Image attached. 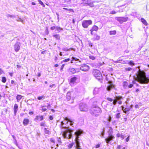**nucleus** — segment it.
<instances>
[{"label":"nucleus","mask_w":149,"mask_h":149,"mask_svg":"<svg viewBox=\"0 0 149 149\" xmlns=\"http://www.w3.org/2000/svg\"><path fill=\"white\" fill-rule=\"evenodd\" d=\"M138 81L141 84H148L149 81V79L146 77L145 73H142L140 74L138 76Z\"/></svg>","instance_id":"f257e3e1"},{"label":"nucleus","mask_w":149,"mask_h":149,"mask_svg":"<svg viewBox=\"0 0 149 149\" xmlns=\"http://www.w3.org/2000/svg\"><path fill=\"white\" fill-rule=\"evenodd\" d=\"M66 130L64 131L62 135L64 138L68 139H70L72 136L71 133L73 132V130L69 129L68 127H65Z\"/></svg>","instance_id":"f03ea898"},{"label":"nucleus","mask_w":149,"mask_h":149,"mask_svg":"<svg viewBox=\"0 0 149 149\" xmlns=\"http://www.w3.org/2000/svg\"><path fill=\"white\" fill-rule=\"evenodd\" d=\"M102 111L100 108L98 107L95 106L93 107L91 111V113L93 115L97 116L101 113Z\"/></svg>","instance_id":"7ed1b4c3"},{"label":"nucleus","mask_w":149,"mask_h":149,"mask_svg":"<svg viewBox=\"0 0 149 149\" xmlns=\"http://www.w3.org/2000/svg\"><path fill=\"white\" fill-rule=\"evenodd\" d=\"M93 73L95 77L97 80L100 81L102 79V74L100 71L97 70H94Z\"/></svg>","instance_id":"20e7f679"},{"label":"nucleus","mask_w":149,"mask_h":149,"mask_svg":"<svg viewBox=\"0 0 149 149\" xmlns=\"http://www.w3.org/2000/svg\"><path fill=\"white\" fill-rule=\"evenodd\" d=\"M63 121H64V124H66L68 125L69 124L72 127H74V122L73 120L66 117L64 118V120Z\"/></svg>","instance_id":"39448f33"},{"label":"nucleus","mask_w":149,"mask_h":149,"mask_svg":"<svg viewBox=\"0 0 149 149\" xmlns=\"http://www.w3.org/2000/svg\"><path fill=\"white\" fill-rule=\"evenodd\" d=\"M79 108L81 111H87L88 109L87 105L85 104L82 103H81L79 104Z\"/></svg>","instance_id":"423d86ee"},{"label":"nucleus","mask_w":149,"mask_h":149,"mask_svg":"<svg viewBox=\"0 0 149 149\" xmlns=\"http://www.w3.org/2000/svg\"><path fill=\"white\" fill-rule=\"evenodd\" d=\"M92 24V21L91 20H84L82 22V26L85 28H87L89 25Z\"/></svg>","instance_id":"0eeeda50"},{"label":"nucleus","mask_w":149,"mask_h":149,"mask_svg":"<svg viewBox=\"0 0 149 149\" xmlns=\"http://www.w3.org/2000/svg\"><path fill=\"white\" fill-rule=\"evenodd\" d=\"M84 132L83 130L81 129L78 130L75 133V135L76 136V138L78 139L79 136L81 135L82 134H83Z\"/></svg>","instance_id":"6e6552de"},{"label":"nucleus","mask_w":149,"mask_h":149,"mask_svg":"<svg viewBox=\"0 0 149 149\" xmlns=\"http://www.w3.org/2000/svg\"><path fill=\"white\" fill-rule=\"evenodd\" d=\"M89 69V66L86 64H84L81 65L80 69L84 71H87Z\"/></svg>","instance_id":"1a4fd4ad"},{"label":"nucleus","mask_w":149,"mask_h":149,"mask_svg":"<svg viewBox=\"0 0 149 149\" xmlns=\"http://www.w3.org/2000/svg\"><path fill=\"white\" fill-rule=\"evenodd\" d=\"M109 136L108 137L105 139V140L107 144L109 143L110 141L112 140L114 138V136L111 135V133H109Z\"/></svg>","instance_id":"9d476101"},{"label":"nucleus","mask_w":149,"mask_h":149,"mask_svg":"<svg viewBox=\"0 0 149 149\" xmlns=\"http://www.w3.org/2000/svg\"><path fill=\"white\" fill-rule=\"evenodd\" d=\"M116 20L120 23H123L127 21L128 17H119L116 18Z\"/></svg>","instance_id":"9b49d317"},{"label":"nucleus","mask_w":149,"mask_h":149,"mask_svg":"<svg viewBox=\"0 0 149 149\" xmlns=\"http://www.w3.org/2000/svg\"><path fill=\"white\" fill-rule=\"evenodd\" d=\"M21 44L19 42H17L14 45V50L16 52H18L19 50Z\"/></svg>","instance_id":"f8f14e48"},{"label":"nucleus","mask_w":149,"mask_h":149,"mask_svg":"<svg viewBox=\"0 0 149 149\" xmlns=\"http://www.w3.org/2000/svg\"><path fill=\"white\" fill-rule=\"evenodd\" d=\"M109 83L110 85L107 86V89L108 91H110L112 89L114 88L115 85L112 83L111 81H109Z\"/></svg>","instance_id":"ddd939ff"},{"label":"nucleus","mask_w":149,"mask_h":149,"mask_svg":"<svg viewBox=\"0 0 149 149\" xmlns=\"http://www.w3.org/2000/svg\"><path fill=\"white\" fill-rule=\"evenodd\" d=\"M43 119L44 118L42 116H36L34 118V120L36 122H37L39 119L40 121H42Z\"/></svg>","instance_id":"4468645a"},{"label":"nucleus","mask_w":149,"mask_h":149,"mask_svg":"<svg viewBox=\"0 0 149 149\" xmlns=\"http://www.w3.org/2000/svg\"><path fill=\"white\" fill-rule=\"evenodd\" d=\"M77 79V78L76 77H74L71 78L70 80V84L71 85L73 84L75 82Z\"/></svg>","instance_id":"2eb2a0df"},{"label":"nucleus","mask_w":149,"mask_h":149,"mask_svg":"<svg viewBox=\"0 0 149 149\" xmlns=\"http://www.w3.org/2000/svg\"><path fill=\"white\" fill-rule=\"evenodd\" d=\"M68 71L72 74H74L79 72V70H76L75 69L73 68H70L68 70Z\"/></svg>","instance_id":"dca6fc26"},{"label":"nucleus","mask_w":149,"mask_h":149,"mask_svg":"<svg viewBox=\"0 0 149 149\" xmlns=\"http://www.w3.org/2000/svg\"><path fill=\"white\" fill-rule=\"evenodd\" d=\"M100 88H95L93 91L94 94H98L100 91Z\"/></svg>","instance_id":"f3484780"},{"label":"nucleus","mask_w":149,"mask_h":149,"mask_svg":"<svg viewBox=\"0 0 149 149\" xmlns=\"http://www.w3.org/2000/svg\"><path fill=\"white\" fill-rule=\"evenodd\" d=\"M29 123V120L28 119H24L23 123V125L24 126L27 125Z\"/></svg>","instance_id":"a211bd4d"},{"label":"nucleus","mask_w":149,"mask_h":149,"mask_svg":"<svg viewBox=\"0 0 149 149\" xmlns=\"http://www.w3.org/2000/svg\"><path fill=\"white\" fill-rule=\"evenodd\" d=\"M62 50L63 51H69L70 50H73L74 51V49H73V48H70L69 49H68L67 47H65L63 48L62 49Z\"/></svg>","instance_id":"6ab92c4d"},{"label":"nucleus","mask_w":149,"mask_h":149,"mask_svg":"<svg viewBox=\"0 0 149 149\" xmlns=\"http://www.w3.org/2000/svg\"><path fill=\"white\" fill-rule=\"evenodd\" d=\"M71 93L70 91H68L67 93L66 98L68 101H69L71 99Z\"/></svg>","instance_id":"aec40b11"},{"label":"nucleus","mask_w":149,"mask_h":149,"mask_svg":"<svg viewBox=\"0 0 149 149\" xmlns=\"http://www.w3.org/2000/svg\"><path fill=\"white\" fill-rule=\"evenodd\" d=\"M18 108V106L17 104H15L14 105V112L15 114V115L17 111Z\"/></svg>","instance_id":"412c9836"},{"label":"nucleus","mask_w":149,"mask_h":149,"mask_svg":"<svg viewBox=\"0 0 149 149\" xmlns=\"http://www.w3.org/2000/svg\"><path fill=\"white\" fill-rule=\"evenodd\" d=\"M98 29V27L97 26L95 25L93 26L92 28L91 29L93 31H97Z\"/></svg>","instance_id":"4be33fe9"},{"label":"nucleus","mask_w":149,"mask_h":149,"mask_svg":"<svg viewBox=\"0 0 149 149\" xmlns=\"http://www.w3.org/2000/svg\"><path fill=\"white\" fill-rule=\"evenodd\" d=\"M94 36L95 37L93 38L94 40H99L100 38V36L97 34L95 35Z\"/></svg>","instance_id":"5701e85b"},{"label":"nucleus","mask_w":149,"mask_h":149,"mask_svg":"<svg viewBox=\"0 0 149 149\" xmlns=\"http://www.w3.org/2000/svg\"><path fill=\"white\" fill-rule=\"evenodd\" d=\"M127 63L131 66L134 65L135 64L134 62L132 61H127Z\"/></svg>","instance_id":"b1692460"},{"label":"nucleus","mask_w":149,"mask_h":149,"mask_svg":"<svg viewBox=\"0 0 149 149\" xmlns=\"http://www.w3.org/2000/svg\"><path fill=\"white\" fill-rule=\"evenodd\" d=\"M125 61H123L122 59H118L117 61L114 62L115 63H125Z\"/></svg>","instance_id":"393cba45"},{"label":"nucleus","mask_w":149,"mask_h":149,"mask_svg":"<svg viewBox=\"0 0 149 149\" xmlns=\"http://www.w3.org/2000/svg\"><path fill=\"white\" fill-rule=\"evenodd\" d=\"M22 96L20 95H18L16 97V99L17 102H19L20 100L22 99Z\"/></svg>","instance_id":"a878e982"},{"label":"nucleus","mask_w":149,"mask_h":149,"mask_svg":"<svg viewBox=\"0 0 149 149\" xmlns=\"http://www.w3.org/2000/svg\"><path fill=\"white\" fill-rule=\"evenodd\" d=\"M128 85V83L126 81H124L123 82V87L125 88H126L127 87Z\"/></svg>","instance_id":"bb28decb"},{"label":"nucleus","mask_w":149,"mask_h":149,"mask_svg":"<svg viewBox=\"0 0 149 149\" xmlns=\"http://www.w3.org/2000/svg\"><path fill=\"white\" fill-rule=\"evenodd\" d=\"M141 22L145 25H147V23L146 21L143 18H141Z\"/></svg>","instance_id":"cd10ccee"},{"label":"nucleus","mask_w":149,"mask_h":149,"mask_svg":"<svg viewBox=\"0 0 149 149\" xmlns=\"http://www.w3.org/2000/svg\"><path fill=\"white\" fill-rule=\"evenodd\" d=\"M132 105L130 106V108H125V110L124 111V112L126 113V112L130 110L131 108L132 107Z\"/></svg>","instance_id":"c85d7f7f"},{"label":"nucleus","mask_w":149,"mask_h":149,"mask_svg":"<svg viewBox=\"0 0 149 149\" xmlns=\"http://www.w3.org/2000/svg\"><path fill=\"white\" fill-rule=\"evenodd\" d=\"M116 33V31L115 30L110 31L109 32V34L110 35H115Z\"/></svg>","instance_id":"c756f323"},{"label":"nucleus","mask_w":149,"mask_h":149,"mask_svg":"<svg viewBox=\"0 0 149 149\" xmlns=\"http://www.w3.org/2000/svg\"><path fill=\"white\" fill-rule=\"evenodd\" d=\"M53 36L57 40H58L60 39V37L59 34L54 35Z\"/></svg>","instance_id":"7c9ffc66"},{"label":"nucleus","mask_w":149,"mask_h":149,"mask_svg":"<svg viewBox=\"0 0 149 149\" xmlns=\"http://www.w3.org/2000/svg\"><path fill=\"white\" fill-rule=\"evenodd\" d=\"M104 130L101 133L99 134L100 136L102 138H103L104 137Z\"/></svg>","instance_id":"2f4dec72"},{"label":"nucleus","mask_w":149,"mask_h":149,"mask_svg":"<svg viewBox=\"0 0 149 149\" xmlns=\"http://www.w3.org/2000/svg\"><path fill=\"white\" fill-rule=\"evenodd\" d=\"M45 98V97L44 95H42L41 96H39L38 97L37 99L38 100H43Z\"/></svg>","instance_id":"473e14b6"},{"label":"nucleus","mask_w":149,"mask_h":149,"mask_svg":"<svg viewBox=\"0 0 149 149\" xmlns=\"http://www.w3.org/2000/svg\"><path fill=\"white\" fill-rule=\"evenodd\" d=\"M72 60H73L75 61H77L79 62L80 63H81V61H80L79 59L74 57H72Z\"/></svg>","instance_id":"72a5a7b5"},{"label":"nucleus","mask_w":149,"mask_h":149,"mask_svg":"<svg viewBox=\"0 0 149 149\" xmlns=\"http://www.w3.org/2000/svg\"><path fill=\"white\" fill-rule=\"evenodd\" d=\"M6 81V78L5 77H2V81L3 83H5Z\"/></svg>","instance_id":"f704fd0d"},{"label":"nucleus","mask_w":149,"mask_h":149,"mask_svg":"<svg viewBox=\"0 0 149 149\" xmlns=\"http://www.w3.org/2000/svg\"><path fill=\"white\" fill-rule=\"evenodd\" d=\"M40 125L41 126L45 127L46 126L45 122V121L41 122L40 123Z\"/></svg>","instance_id":"c9c22d12"},{"label":"nucleus","mask_w":149,"mask_h":149,"mask_svg":"<svg viewBox=\"0 0 149 149\" xmlns=\"http://www.w3.org/2000/svg\"><path fill=\"white\" fill-rule=\"evenodd\" d=\"M56 30L58 32H60L62 30V28L58 27V26H56Z\"/></svg>","instance_id":"e433bc0d"},{"label":"nucleus","mask_w":149,"mask_h":149,"mask_svg":"<svg viewBox=\"0 0 149 149\" xmlns=\"http://www.w3.org/2000/svg\"><path fill=\"white\" fill-rule=\"evenodd\" d=\"M44 132L46 134H49V130H47V129L46 128H45L44 129Z\"/></svg>","instance_id":"4c0bfd02"},{"label":"nucleus","mask_w":149,"mask_h":149,"mask_svg":"<svg viewBox=\"0 0 149 149\" xmlns=\"http://www.w3.org/2000/svg\"><path fill=\"white\" fill-rule=\"evenodd\" d=\"M87 5L88 6H89L90 7H92L94 6V5L93 3H87Z\"/></svg>","instance_id":"58836bf2"},{"label":"nucleus","mask_w":149,"mask_h":149,"mask_svg":"<svg viewBox=\"0 0 149 149\" xmlns=\"http://www.w3.org/2000/svg\"><path fill=\"white\" fill-rule=\"evenodd\" d=\"M120 113H118L116 115V118L118 119L120 118Z\"/></svg>","instance_id":"ea45409f"},{"label":"nucleus","mask_w":149,"mask_h":149,"mask_svg":"<svg viewBox=\"0 0 149 149\" xmlns=\"http://www.w3.org/2000/svg\"><path fill=\"white\" fill-rule=\"evenodd\" d=\"M80 5L81 6H87V3H81L80 4Z\"/></svg>","instance_id":"a19ab883"},{"label":"nucleus","mask_w":149,"mask_h":149,"mask_svg":"<svg viewBox=\"0 0 149 149\" xmlns=\"http://www.w3.org/2000/svg\"><path fill=\"white\" fill-rule=\"evenodd\" d=\"M7 17H10L11 18H13V17L15 18V16L14 15H10L9 14H8L7 15Z\"/></svg>","instance_id":"79ce46f5"},{"label":"nucleus","mask_w":149,"mask_h":149,"mask_svg":"<svg viewBox=\"0 0 149 149\" xmlns=\"http://www.w3.org/2000/svg\"><path fill=\"white\" fill-rule=\"evenodd\" d=\"M38 1L40 4L42 5L43 7H45V5L40 0H38Z\"/></svg>","instance_id":"37998d69"},{"label":"nucleus","mask_w":149,"mask_h":149,"mask_svg":"<svg viewBox=\"0 0 149 149\" xmlns=\"http://www.w3.org/2000/svg\"><path fill=\"white\" fill-rule=\"evenodd\" d=\"M46 107L45 106H42L41 107L42 108L41 110L42 112L45 111L47 110V109L45 108H43L44 107Z\"/></svg>","instance_id":"c03bdc74"},{"label":"nucleus","mask_w":149,"mask_h":149,"mask_svg":"<svg viewBox=\"0 0 149 149\" xmlns=\"http://www.w3.org/2000/svg\"><path fill=\"white\" fill-rule=\"evenodd\" d=\"M57 140L59 144L61 143V139L60 138H57Z\"/></svg>","instance_id":"a18cd8bd"},{"label":"nucleus","mask_w":149,"mask_h":149,"mask_svg":"<svg viewBox=\"0 0 149 149\" xmlns=\"http://www.w3.org/2000/svg\"><path fill=\"white\" fill-rule=\"evenodd\" d=\"M70 59L69 58H68L67 59H65L63 61V62H67L70 61Z\"/></svg>","instance_id":"49530a36"},{"label":"nucleus","mask_w":149,"mask_h":149,"mask_svg":"<svg viewBox=\"0 0 149 149\" xmlns=\"http://www.w3.org/2000/svg\"><path fill=\"white\" fill-rule=\"evenodd\" d=\"M73 146V144L71 143L68 146V147L69 149H70V148H71Z\"/></svg>","instance_id":"de8ad7c7"},{"label":"nucleus","mask_w":149,"mask_h":149,"mask_svg":"<svg viewBox=\"0 0 149 149\" xmlns=\"http://www.w3.org/2000/svg\"><path fill=\"white\" fill-rule=\"evenodd\" d=\"M117 12H116L115 10H112L110 12V13L111 14H114L117 13Z\"/></svg>","instance_id":"09e8293b"},{"label":"nucleus","mask_w":149,"mask_h":149,"mask_svg":"<svg viewBox=\"0 0 149 149\" xmlns=\"http://www.w3.org/2000/svg\"><path fill=\"white\" fill-rule=\"evenodd\" d=\"M107 99L110 102H112L113 101L112 99L110 97L107 98Z\"/></svg>","instance_id":"8fccbe9b"},{"label":"nucleus","mask_w":149,"mask_h":149,"mask_svg":"<svg viewBox=\"0 0 149 149\" xmlns=\"http://www.w3.org/2000/svg\"><path fill=\"white\" fill-rule=\"evenodd\" d=\"M89 58L90 59H91L93 60H94L95 58V57L92 56H90Z\"/></svg>","instance_id":"3c124183"},{"label":"nucleus","mask_w":149,"mask_h":149,"mask_svg":"<svg viewBox=\"0 0 149 149\" xmlns=\"http://www.w3.org/2000/svg\"><path fill=\"white\" fill-rule=\"evenodd\" d=\"M126 136H124V135H123L122 134H121V138L122 140H123L124 139V138Z\"/></svg>","instance_id":"603ef678"},{"label":"nucleus","mask_w":149,"mask_h":149,"mask_svg":"<svg viewBox=\"0 0 149 149\" xmlns=\"http://www.w3.org/2000/svg\"><path fill=\"white\" fill-rule=\"evenodd\" d=\"M64 66H65L64 64L62 65L61 66V69H60V71L61 72H62V71L63 69Z\"/></svg>","instance_id":"864d4df0"},{"label":"nucleus","mask_w":149,"mask_h":149,"mask_svg":"<svg viewBox=\"0 0 149 149\" xmlns=\"http://www.w3.org/2000/svg\"><path fill=\"white\" fill-rule=\"evenodd\" d=\"M49 87L51 88H52L53 87H56V86L55 85V84H54L52 85H50Z\"/></svg>","instance_id":"5fc2aeb1"},{"label":"nucleus","mask_w":149,"mask_h":149,"mask_svg":"<svg viewBox=\"0 0 149 149\" xmlns=\"http://www.w3.org/2000/svg\"><path fill=\"white\" fill-rule=\"evenodd\" d=\"M65 125L64 123V121H62L61 122V127H65H65H64L63 126V125Z\"/></svg>","instance_id":"6e6d98bb"},{"label":"nucleus","mask_w":149,"mask_h":149,"mask_svg":"<svg viewBox=\"0 0 149 149\" xmlns=\"http://www.w3.org/2000/svg\"><path fill=\"white\" fill-rule=\"evenodd\" d=\"M50 141L51 142L53 143H55V140L52 138H51L50 139Z\"/></svg>","instance_id":"4d7b16f0"},{"label":"nucleus","mask_w":149,"mask_h":149,"mask_svg":"<svg viewBox=\"0 0 149 149\" xmlns=\"http://www.w3.org/2000/svg\"><path fill=\"white\" fill-rule=\"evenodd\" d=\"M125 70H126L129 71L132 70V68L130 67H129L127 68H125Z\"/></svg>","instance_id":"13d9d810"},{"label":"nucleus","mask_w":149,"mask_h":149,"mask_svg":"<svg viewBox=\"0 0 149 149\" xmlns=\"http://www.w3.org/2000/svg\"><path fill=\"white\" fill-rule=\"evenodd\" d=\"M121 147V145H118L117 146L116 149H120Z\"/></svg>","instance_id":"bf43d9fd"},{"label":"nucleus","mask_w":149,"mask_h":149,"mask_svg":"<svg viewBox=\"0 0 149 149\" xmlns=\"http://www.w3.org/2000/svg\"><path fill=\"white\" fill-rule=\"evenodd\" d=\"M56 28V27L55 26H53L51 27L50 28V29L52 30H54Z\"/></svg>","instance_id":"052dcab7"},{"label":"nucleus","mask_w":149,"mask_h":149,"mask_svg":"<svg viewBox=\"0 0 149 149\" xmlns=\"http://www.w3.org/2000/svg\"><path fill=\"white\" fill-rule=\"evenodd\" d=\"M136 13L135 12H133L132 13V15L133 16H135L136 15Z\"/></svg>","instance_id":"680f3d73"},{"label":"nucleus","mask_w":149,"mask_h":149,"mask_svg":"<svg viewBox=\"0 0 149 149\" xmlns=\"http://www.w3.org/2000/svg\"><path fill=\"white\" fill-rule=\"evenodd\" d=\"M100 147V145L99 144H97L95 146V148H99Z\"/></svg>","instance_id":"e2e57ef3"},{"label":"nucleus","mask_w":149,"mask_h":149,"mask_svg":"<svg viewBox=\"0 0 149 149\" xmlns=\"http://www.w3.org/2000/svg\"><path fill=\"white\" fill-rule=\"evenodd\" d=\"M133 84H130L128 86V87L129 88H132L133 87Z\"/></svg>","instance_id":"0e129e2a"},{"label":"nucleus","mask_w":149,"mask_h":149,"mask_svg":"<svg viewBox=\"0 0 149 149\" xmlns=\"http://www.w3.org/2000/svg\"><path fill=\"white\" fill-rule=\"evenodd\" d=\"M130 136L129 135L128 137L125 139V140H126V142H128V141L129 140V138H130Z\"/></svg>","instance_id":"69168bd1"},{"label":"nucleus","mask_w":149,"mask_h":149,"mask_svg":"<svg viewBox=\"0 0 149 149\" xmlns=\"http://www.w3.org/2000/svg\"><path fill=\"white\" fill-rule=\"evenodd\" d=\"M89 45L91 47H92L93 46V44L91 42L88 43Z\"/></svg>","instance_id":"338daca9"},{"label":"nucleus","mask_w":149,"mask_h":149,"mask_svg":"<svg viewBox=\"0 0 149 149\" xmlns=\"http://www.w3.org/2000/svg\"><path fill=\"white\" fill-rule=\"evenodd\" d=\"M49 119L51 120H52L53 119V116H49Z\"/></svg>","instance_id":"774afa93"}]
</instances>
